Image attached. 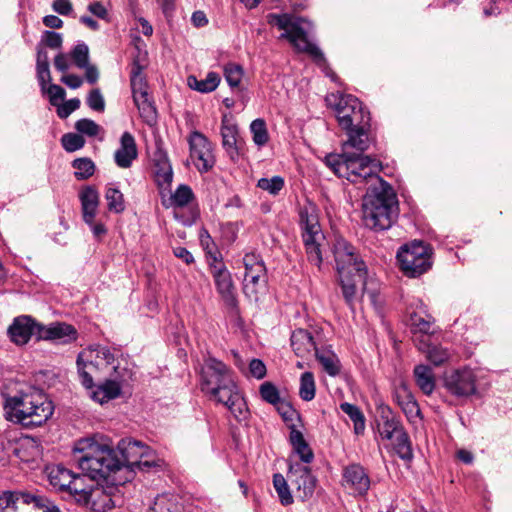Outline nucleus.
I'll return each mask as SVG.
<instances>
[{
	"label": "nucleus",
	"instance_id": "nucleus-31",
	"mask_svg": "<svg viewBox=\"0 0 512 512\" xmlns=\"http://www.w3.org/2000/svg\"><path fill=\"white\" fill-rule=\"evenodd\" d=\"M23 497L26 512L29 509L34 512H61L50 499L39 492H27Z\"/></svg>",
	"mask_w": 512,
	"mask_h": 512
},
{
	"label": "nucleus",
	"instance_id": "nucleus-36",
	"mask_svg": "<svg viewBox=\"0 0 512 512\" xmlns=\"http://www.w3.org/2000/svg\"><path fill=\"white\" fill-rule=\"evenodd\" d=\"M187 83L191 89L201 93H209L218 87L220 83V77L215 72H209L206 78L201 80H198L195 76H189L187 78Z\"/></svg>",
	"mask_w": 512,
	"mask_h": 512
},
{
	"label": "nucleus",
	"instance_id": "nucleus-44",
	"mask_svg": "<svg viewBox=\"0 0 512 512\" xmlns=\"http://www.w3.org/2000/svg\"><path fill=\"white\" fill-rule=\"evenodd\" d=\"M424 346L425 348L419 347V349L426 354L427 359L435 366L442 365L450 357L449 351L441 346L430 344H425Z\"/></svg>",
	"mask_w": 512,
	"mask_h": 512
},
{
	"label": "nucleus",
	"instance_id": "nucleus-56",
	"mask_svg": "<svg viewBox=\"0 0 512 512\" xmlns=\"http://www.w3.org/2000/svg\"><path fill=\"white\" fill-rule=\"evenodd\" d=\"M1 444L8 456L13 455L22 461H28V459L24 455V452H25V443L24 442L7 440V443L5 444L4 440H2Z\"/></svg>",
	"mask_w": 512,
	"mask_h": 512
},
{
	"label": "nucleus",
	"instance_id": "nucleus-4",
	"mask_svg": "<svg viewBox=\"0 0 512 512\" xmlns=\"http://www.w3.org/2000/svg\"><path fill=\"white\" fill-rule=\"evenodd\" d=\"M4 410L7 420L24 427H38L53 415L54 406L44 393L33 389L7 397Z\"/></svg>",
	"mask_w": 512,
	"mask_h": 512
},
{
	"label": "nucleus",
	"instance_id": "nucleus-35",
	"mask_svg": "<svg viewBox=\"0 0 512 512\" xmlns=\"http://www.w3.org/2000/svg\"><path fill=\"white\" fill-rule=\"evenodd\" d=\"M85 352L77 356V370L81 384L86 389L94 388L93 373L97 370V365L93 360H84Z\"/></svg>",
	"mask_w": 512,
	"mask_h": 512
},
{
	"label": "nucleus",
	"instance_id": "nucleus-28",
	"mask_svg": "<svg viewBox=\"0 0 512 512\" xmlns=\"http://www.w3.org/2000/svg\"><path fill=\"white\" fill-rule=\"evenodd\" d=\"M81 202L82 217L85 223L91 222L92 218L97 215V210L100 202L98 191L92 187H85L79 195Z\"/></svg>",
	"mask_w": 512,
	"mask_h": 512
},
{
	"label": "nucleus",
	"instance_id": "nucleus-32",
	"mask_svg": "<svg viewBox=\"0 0 512 512\" xmlns=\"http://www.w3.org/2000/svg\"><path fill=\"white\" fill-rule=\"evenodd\" d=\"M315 357L329 376L335 377L340 373L341 362L336 353L330 348L316 350Z\"/></svg>",
	"mask_w": 512,
	"mask_h": 512
},
{
	"label": "nucleus",
	"instance_id": "nucleus-25",
	"mask_svg": "<svg viewBox=\"0 0 512 512\" xmlns=\"http://www.w3.org/2000/svg\"><path fill=\"white\" fill-rule=\"evenodd\" d=\"M137 146L133 135L124 132L120 138V147L114 153V160L118 167L129 168L137 158Z\"/></svg>",
	"mask_w": 512,
	"mask_h": 512
},
{
	"label": "nucleus",
	"instance_id": "nucleus-8",
	"mask_svg": "<svg viewBox=\"0 0 512 512\" xmlns=\"http://www.w3.org/2000/svg\"><path fill=\"white\" fill-rule=\"evenodd\" d=\"M397 260L401 270L408 277H418L427 272L431 265V250L422 241H413L400 247Z\"/></svg>",
	"mask_w": 512,
	"mask_h": 512
},
{
	"label": "nucleus",
	"instance_id": "nucleus-27",
	"mask_svg": "<svg viewBox=\"0 0 512 512\" xmlns=\"http://www.w3.org/2000/svg\"><path fill=\"white\" fill-rule=\"evenodd\" d=\"M290 344L296 356L301 358L308 357L313 351L316 352L318 350L312 334L302 328L292 332Z\"/></svg>",
	"mask_w": 512,
	"mask_h": 512
},
{
	"label": "nucleus",
	"instance_id": "nucleus-49",
	"mask_svg": "<svg viewBox=\"0 0 512 512\" xmlns=\"http://www.w3.org/2000/svg\"><path fill=\"white\" fill-rule=\"evenodd\" d=\"M257 187L275 196L283 189L284 179L281 176L260 178L257 182Z\"/></svg>",
	"mask_w": 512,
	"mask_h": 512
},
{
	"label": "nucleus",
	"instance_id": "nucleus-58",
	"mask_svg": "<svg viewBox=\"0 0 512 512\" xmlns=\"http://www.w3.org/2000/svg\"><path fill=\"white\" fill-rule=\"evenodd\" d=\"M87 105L96 112H103L105 109V100L101 91L96 88L90 91L87 96Z\"/></svg>",
	"mask_w": 512,
	"mask_h": 512
},
{
	"label": "nucleus",
	"instance_id": "nucleus-6",
	"mask_svg": "<svg viewBox=\"0 0 512 512\" xmlns=\"http://www.w3.org/2000/svg\"><path fill=\"white\" fill-rule=\"evenodd\" d=\"M268 23L283 30L280 38L287 39L298 52L308 54L319 67L328 70L327 60L320 48L308 39L311 23L291 14H269Z\"/></svg>",
	"mask_w": 512,
	"mask_h": 512
},
{
	"label": "nucleus",
	"instance_id": "nucleus-43",
	"mask_svg": "<svg viewBox=\"0 0 512 512\" xmlns=\"http://www.w3.org/2000/svg\"><path fill=\"white\" fill-rule=\"evenodd\" d=\"M394 449L403 460H411L413 458L411 442L404 429L395 435Z\"/></svg>",
	"mask_w": 512,
	"mask_h": 512
},
{
	"label": "nucleus",
	"instance_id": "nucleus-46",
	"mask_svg": "<svg viewBox=\"0 0 512 512\" xmlns=\"http://www.w3.org/2000/svg\"><path fill=\"white\" fill-rule=\"evenodd\" d=\"M410 320L413 333H421L425 335L433 333L434 319L431 316H427L425 318L418 313H414L411 315Z\"/></svg>",
	"mask_w": 512,
	"mask_h": 512
},
{
	"label": "nucleus",
	"instance_id": "nucleus-33",
	"mask_svg": "<svg viewBox=\"0 0 512 512\" xmlns=\"http://www.w3.org/2000/svg\"><path fill=\"white\" fill-rule=\"evenodd\" d=\"M414 378L417 386L425 395H431L435 389V376L428 365H417L414 368Z\"/></svg>",
	"mask_w": 512,
	"mask_h": 512
},
{
	"label": "nucleus",
	"instance_id": "nucleus-57",
	"mask_svg": "<svg viewBox=\"0 0 512 512\" xmlns=\"http://www.w3.org/2000/svg\"><path fill=\"white\" fill-rule=\"evenodd\" d=\"M75 129L81 134H85L89 137H94L99 133L101 128L93 120L83 118L75 123Z\"/></svg>",
	"mask_w": 512,
	"mask_h": 512
},
{
	"label": "nucleus",
	"instance_id": "nucleus-45",
	"mask_svg": "<svg viewBox=\"0 0 512 512\" xmlns=\"http://www.w3.org/2000/svg\"><path fill=\"white\" fill-rule=\"evenodd\" d=\"M316 386L312 372L306 371L300 377L299 395L304 401H311L315 397Z\"/></svg>",
	"mask_w": 512,
	"mask_h": 512
},
{
	"label": "nucleus",
	"instance_id": "nucleus-20",
	"mask_svg": "<svg viewBox=\"0 0 512 512\" xmlns=\"http://www.w3.org/2000/svg\"><path fill=\"white\" fill-rule=\"evenodd\" d=\"M393 398L409 421L420 416L419 405L404 381H400L394 386Z\"/></svg>",
	"mask_w": 512,
	"mask_h": 512
},
{
	"label": "nucleus",
	"instance_id": "nucleus-13",
	"mask_svg": "<svg viewBox=\"0 0 512 512\" xmlns=\"http://www.w3.org/2000/svg\"><path fill=\"white\" fill-rule=\"evenodd\" d=\"M476 374L470 368L458 369L444 378L447 391L456 397H469L477 392Z\"/></svg>",
	"mask_w": 512,
	"mask_h": 512
},
{
	"label": "nucleus",
	"instance_id": "nucleus-21",
	"mask_svg": "<svg viewBox=\"0 0 512 512\" xmlns=\"http://www.w3.org/2000/svg\"><path fill=\"white\" fill-rule=\"evenodd\" d=\"M345 486L358 495H366L370 488V478L365 469L359 464H351L344 469Z\"/></svg>",
	"mask_w": 512,
	"mask_h": 512
},
{
	"label": "nucleus",
	"instance_id": "nucleus-61",
	"mask_svg": "<svg viewBox=\"0 0 512 512\" xmlns=\"http://www.w3.org/2000/svg\"><path fill=\"white\" fill-rule=\"evenodd\" d=\"M42 42L49 48H60L62 45V36L54 31H45L42 35Z\"/></svg>",
	"mask_w": 512,
	"mask_h": 512
},
{
	"label": "nucleus",
	"instance_id": "nucleus-37",
	"mask_svg": "<svg viewBox=\"0 0 512 512\" xmlns=\"http://www.w3.org/2000/svg\"><path fill=\"white\" fill-rule=\"evenodd\" d=\"M105 200L110 212L120 214L125 210V200L122 192L112 185L106 187Z\"/></svg>",
	"mask_w": 512,
	"mask_h": 512
},
{
	"label": "nucleus",
	"instance_id": "nucleus-3",
	"mask_svg": "<svg viewBox=\"0 0 512 512\" xmlns=\"http://www.w3.org/2000/svg\"><path fill=\"white\" fill-rule=\"evenodd\" d=\"M336 270L342 295L346 303L352 307L357 298V286L365 288L367 269L365 263L358 258L355 248L343 237H336L332 244Z\"/></svg>",
	"mask_w": 512,
	"mask_h": 512
},
{
	"label": "nucleus",
	"instance_id": "nucleus-23",
	"mask_svg": "<svg viewBox=\"0 0 512 512\" xmlns=\"http://www.w3.org/2000/svg\"><path fill=\"white\" fill-rule=\"evenodd\" d=\"M118 449L122 455V459H117L121 462V468L126 465L131 468L140 459L148 456L149 448L142 442L133 439H122L118 443Z\"/></svg>",
	"mask_w": 512,
	"mask_h": 512
},
{
	"label": "nucleus",
	"instance_id": "nucleus-14",
	"mask_svg": "<svg viewBox=\"0 0 512 512\" xmlns=\"http://www.w3.org/2000/svg\"><path fill=\"white\" fill-rule=\"evenodd\" d=\"M287 479L295 487L296 497L301 501H306L312 497L316 478L312 475L309 467L300 463H289Z\"/></svg>",
	"mask_w": 512,
	"mask_h": 512
},
{
	"label": "nucleus",
	"instance_id": "nucleus-48",
	"mask_svg": "<svg viewBox=\"0 0 512 512\" xmlns=\"http://www.w3.org/2000/svg\"><path fill=\"white\" fill-rule=\"evenodd\" d=\"M194 195L192 189L187 185H180L171 195V204L175 207H184L189 204Z\"/></svg>",
	"mask_w": 512,
	"mask_h": 512
},
{
	"label": "nucleus",
	"instance_id": "nucleus-2",
	"mask_svg": "<svg viewBox=\"0 0 512 512\" xmlns=\"http://www.w3.org/2000/svg\"><path fill=\"white\" fill-rule=\"evenodd\" d=\"M399 215L398 199L386 181L367 187L362 203V220L365 227L374 231L389 229Z\"/></svg>",
	"mask_w": 512,
	"mask_h": 512
},
{
	"label": "nucleus",
	"instance_id": "nucleus-39",
	"mask_svg": "<svg viewBox=\"0 0 512 512\" xmlns=\"http://www.w3.org/2000/svg\"><path fill=\"white\" fill-rule=\"evenodd\" d=\"M199 238L200 244L206 253L208 264L210 265V263H217L222 261V255L206 229H202L200 231Z\"/></svg>",
	"mask_w": 512,
	"mask_h": 512
},
{
	"label": "nucleus",
	"instance_id": "nucleus-42",
	"mask_svg": "<svg viewBox=\"0 0 512 512\" xmlns=\"http://www.w3.org/2000/svg\"><path fill=\"white\" fill-rule=\"evenodd\" d=\"M135 105L137 106L140 116L143 121L152 126L156 123L157 120V112L153 102L149 97L134 100Z\"/></svg>",
	"mask_w": 512,
	"mask_h": 512
},
{
	"label": "nucleus",
	"instance_id": "nucleus-19",
	"mask_svg": "<svg viewBox=\"0 0 512 512\" xmlns=\"http://www.w3.org/2000/svg\"><path fill=\"white\" fill-rule=\"evenodd\" d=\"M216 289L221 295L225 304L229 307H235L237 300L235 297V288L232 276L222 261L210 263L209 265Z\"/></svg>",
	"mask_w": 512,
	"mask_h": 512
},
{
	"label": "nucleus",
	"instance_id": "nucleus-1",
	"mask_svg": "<svg viewBox=\"0 0 512 512\" xmlns=\"http://www.w3.org/2000/svg\"><path fill=\"white\" fill-rule=\"evenodd\" d=\"M75 450L80 454L77 456L78 466L82 472L87 473V476L82 488L79 489L81 491L76 493L73 499L93 512L111 510L120 500V496L117 495L118 487L103 486L96 480L108 479L112 473L119 471L121 462L117 459L116 452L92 439L80 440Z\"/></svg>",
	"mask_w": 512,
	"mask_h": 512
},
{
	"label": "nucleus",
	"instance_id": "nucleus-5",
	"mask_svg": "<svg viewBox=\"0 0 512 512\" xmlns=\"http://www.w3.org/2000/svg\"><path fill=\"white\" fill-rule=\"evenodd\" d=\"M324 163L335 175L345 178L359 188L372 187L383 179L377 174L380 163L377 159L351 151L341 154H329Z\"/></svg>",
	"mask_w": 512,
	"mask_h": 512
},
{
	"label": "nucleus",
	"instance_id": "nucleus-50",
	"mask_svg": "<svg viewBox=\"0 0 512 512\" xmlns=\"http://www.w3.org/2000/svg\"><path fill=\"white\" fill-rule=\"evenodd\" d=\"M259 393L264 401L274 406L282 400L277 387L271 382L262 383L259 388Z\"/></svg>",
	"mask_w": 512,
	"mask_h": 512
},
{
	"label": "nucleus",
	"instance_id": "nucleus-12",
	"mask_svg": "<svg viewBox=\"0 0 512 512\" xmlns=\"http://www.w3.org/2000/svg\"><path fill=\"white\" fill-rule=\"evenodd\" d=\"M49 483L59 491H67L74 498L86 480L87 473L75 474L63 465L47 467Z\"/></svg>",
	"mask_w": 512,
	"mask_h": 512
},
{
	"label": "nucleus",
	"instance_id": "nucleus-41",
	"mask_svg": "<svg viewBox=\"0 0 512 512\" xmlns=\"http://www.w3.org/2000/svg\"><path fill=\"white\" fill-rule=\"evenodd\" d=\"M250 132L252 134V140L258 147L265 146L269 141V133L267 125L264 119L257 118L250 124Z\"/></svg>",
	"mask_w": 512,
	"mask_h": 512
},
{
	"label": "nucleus",
	"instance_id": "nucleus-18",
	"mask_svg": "<svg viewBox=\"0 0 512 512\" xmlns=\"http://www.w3.org/2000/svg\"><path fill=\"white\" fill-rule=\"evenodd\" d=\"M39 326H41V323L37 322L33 317L21 315L14 318L7 332L14 344L23 346L30 341L32 336H35L38 341Z\"/></svg>",
	"mask_w": 512,
	"mask_h": 512
},
{
	"label": "nucleus",
	"instance_id": "nucleus-29",
	"mask_svg": "<svg viewBox=\"0 0 512 512\" xmlns=\"http://www.w3.org/2000/svg\"><path fill=\"white\" fill-rule=\"evenodd\" d=\"M144 68L145 65L140 63L139 58L133 60L130 72L133 100L149 97L147 82L142 74Z\"/></svg>",
	"mask_w": 512,
	"mask_h": 512
},
{
	"label": "nucleus",
	"instance_id": "nucleus-7",
	"mask_svg": "<svg viewBox=\"0 0 512 512\" xmlns=\"http://www.w3.org/2000/svg\"><path fill=\"white\" fill-rule=\"evenodd\" d=\"M299 225L307 260L320 270L325 236L319 222L318 209L313 203L307 202L300 207Z\"/></svg>",
	"mask_w": 512,
	"mask_h": 512
},
{
	"label": "nucleus",
	"instance_id": "nucleus-52",
	"mask_svg": "<svg viewBox=\"0 0 512 512\" xmlns=\"http://www.w3.org/2000/svg\"><path fill=\"white\" fill-rule=\"evenodd\" d=\"M61 143L67 152H75L85 145V140L80 134L67 133L62 136Z\"/></svg>",
	"mask_w": 512,
	"mask_h": 512
},
{
	"label": "nucleus",
	"instance_id": "nucleus-64",
	"mask_svg": "<svg viewBox=\"0 0 512 512\" xmlns=\"http://www.w3.org/2000/svg\"><path fill=\"white\" fill-rule=\"evenodd\" d=\"M289 429H290L289 441H290V444L292 445V447H295V446L305 447L306 440L303 436V433L296 428L295 424H290Z\"/></svg>",
	"mask_w": 512,
	"mask_h": 512
},
{
	"label": "nucleus",
	"instance_id": "nucleus-54",
	"mask_svg": "<svg viewBox=\"0 0 512 512\" xmlns=\"http://www.w3.org/2000/svg\"><path fill=\"white\" fill-rule=\"evenodd\" d=\"M275 407L288 427L290 424H295L296 419H299L297 411L285 400L282 399Z\"/></svg>",
	"mask_w": 512,
	"mask_h": 512
},
{
	"label": "nucleus",
	"instance_id": "nucleus-16",
	"mask_svg": "<svg viewBox=\"0 0 512 512\" xmlns=\"http://www.w3.org/2000/svg\"><path fill=\"white\" fill-rule=\"evenodd\" d=\"M190 157L200 172L212 168L214 159L208 139L200 132L194 131L189 136Z\"/></svg>",
	"mask_w": 512,
	"mask_h": 512
},
{
	"label": "nucleus",
	"instance_id": "nucleus-9",
	"mask_svg": "<svg viewBox=\"0 0 512 512\" xmlns=\"http://www.w3.org/2000/svg\"><path fill=\"white\" fill-rule=\"evenodd\" d=\"M333 109L338 121L339 126L347 131L356 126H362L363 123L369 124L371 118L370 113L367 111L363 104L353 95L343 94L336 97Z\"/></svg>",
	"mask_w": 512,
	"mask_h": 512
},
{
	"label": "nucleus",
	"instance_id": "nucleus-59",
	"mask_svg": "<svg viewBox=\"0 0 512 512\" xmlns=\"http://www.w3.org/2000/svg\"><path fill=\"white\" fill-rule=\"evenodd\" d=\"M103 392L105 394L101 400L110 401L112 399L117 398L121 393V386L115 380H106L103 384H101Z\"/></svg>",
	"mask_w": 512,
	"mask_h": 512
},
{
	"label": "nucleus",
	"instance_id": "nucleus-17",
	"mask_svg": "<svg viewBox=\"0 0 512 512\" xmlns=\"http://www.w3.org/2000/svg\"><path fill=\"white\" fill-rule=\"evenodd\" d=\"M77 329L66 322H53L49 325L41 323L38 329V341H51L55 344L66 345L76 341Z\"/></svg>",
	"mask_w": 512,
	"mask_h": 512
},
{
	"label": "nucleus",
	"instance_id": "nucleus-55",
	"mask_svg": "<svg viewBox=\"0 0 512 512\" xmlns=\"http://www.w3.org/2000/svg\"><path fill=\"white\" fill-rule=\"evenodd\" d=\"M89 359L95 358L96 360H103L107 365L114 363L115 355L109 347L97 345L89 352Z\"/></svg>",
	"mask_w": 512,
	"mask_h": 512
},
{
	"label": "nucleus",
	"instance_id": "nucleus-24",
	"mask_svg": "<svg viewBox=\"0 0 512 512\" xmlns=\"http://www.w3.org/2000/svg\"><path fill=\"white\" fill-rule=\"evenodd\" d=\"M370 123H363L362 126H356L346 131L347 140L342 144V152L355 149L356 154H363L367 151L372 143V139L368 135Z\"/></svg>",
	"mask_w": 512,
	"mask_h": 512
},
{
	"label": "nucleus",
	"instance_id": "nucleus-15",
	"mask_svg": "<svg viewBox=\"0 0 512 512\" xmlns=\"http://www.w3.org/2000/svg\"><path fill=\"white\" fill-rule=\"evenodd\" d=\"M245 267L244 292L255 295L259 286L266 282V268L261 257L255 253H247L243 257Z\"/></svg>",
	"mask_w": 512,
	"mask_h": 512
},
{
	"label": "nucleus",
	"instance_id": "nucleus-62",
	"mask_svg": "<svg viewBox=\"0 0 512 512\" xmlns=\"http://www.w3.org/2000/svg\"><path fill=\"white\" fill-rule=\"evenodd\" d=\"M249 371L256 379H262L266 375V366L260 359H252L249 364Z\"/></svg>",
	"mask_w": 512,
	"mask_h": 512
},
{
	"label": "nucleus",
	"instance_id": "nucleus-53",
	"mask_svg": "<svg viewBox=\"0 0 512 512\" xmlns=\"http://www.w3.org/2000/svg\"><path fill=\"white\" fill-rule=\"evenodd\" d=\"M71 57L75 65L83 69L89 61V48L85 43H78L71 52Z\"/></svg>",
	"mask_w": 512,
	"mask_h": 512
},
{
	"label": "nucleus",
	"instance_id": "nucleus-22",
	"mask_svg": "<svg viewBox=\"0 0 512 512\" xmlns=\"http://www.w3.org/2000/svg\"><path fill=\"white\" fill-rule=\"evenodd\" d=\"M222 145L230 159L238 161L241 155V141L238 139V127L235 123L229 121L227 116L222 118L221 123Z\"/></svg>",
	"mask_w": 512,
	"mask_h": 512
},
{
	"label": "nucleus",
	"instance_id": "nucleus-34",
	"mask_svg": "<svg viewBox=\"0 0 512 512\" xmlns=\"http://www.w3.org/2000/svg\"><path fill=\"white\" fill-rule=\"evenodd\" d=\"M24 495H27V491L0 492V512H17L18 510H25Z\"/></svg>",
	"mask_w": 512,
	"mask_h": 512
},
{
	"label": "nucleus",
	"instance_id": "nucleus-10",
	"mask_svg": "<svg viewBox=\"0 0 512 512\" xmlns=\"http://www.w3.org/2000/svg\"><path fill=\"white\" fill-rule=\"evenodd\" d=\"M211 399L223 404L239 422L249 416L247 403L240 393L234 379L229 380L217 389L207 393Z\"/></svg>",
	"mask_w": 512,
	"mask_h": 512
},
{
	"label": "nucleus",
	"instance_id": "nucleus-30",
	"mask_svg": "<svg viewBox=\"0 0 512 512\" xmlns=\"http://www.w3.org/2000/svg\"><path fill=\"white\" fill-rule=\"evenodd\" d=\"M403 429L400 421L396 419L389 407L381 409L378 432L382 439L392 440Z\"/></svg>",
	"mask_w": 512,
	"mask_h": 512
},
{
	"label": "nucleus",
	"instance_id": "nucleus-11",
	"mask_svg": "<svg viewBox=\"0 0 512 512\" xmlns=\"http://www.w3.org/2000/svg\"><path fill=\"white\" fill-rule=\"evenodd\" d=\"M233 379L232 371L222 361L208 356L201 367V390L208 393Z\"/></svg>",
	"mask_w": 512,
	"mask_h": 512
},
{
	"label": "nucleus",
	"instance_id": "nucleus-60",
	"mask_svg": "<svg viewBox=\"0 0 512 512\" xmlns=\"http://www.w3.org/2000/svg\"><path fill=\"white\" fill-rule=\"evenodd\" d=\"M80 107V100L78 98H73L66 101L62 106L57 109V115L61 119L67 118L72 112L77 110Z\"/></svg>",
	"mask_w": 512,
	"mask_h": 512
},
{
	"label": "nucleus",
	"instance_id": "nucleus-40",
	"mask_svg": "<svg viewBox=\"0 0 512 512\" xmlns=\"http://www.w3.org/2000/svg\"><path fill=\"white\" fill-rule=\"evenodd\" d=\"M341 410L349 416L354 424V432L360 435L365 430V418L361 410L353 404L344 402L340 405Z\"/></svg>",
	"mask_w": 512,
	"mask_h": 512
},
{
	"label": "nucleus",
	"instance_id": "nucleus-47",
	"mask_svg": "<svg viewBox=\"0 0 512 512\" xmlns=\"http://www.w3.org/2000/svg\"><path fill=\"white\" fill-rule=\"evenodd\" d=\"M75 169L74 175L78 180H85L95 172V164L90 158H78L72 162Z\"/></svg>",
	"mask_w": 512,
	"mask_h": 512
},
{
	"label": "nucleus",
	"instance_id": "nucleus-38",
	"mask_svg": "<svg viewBox=\"0 0 512 512\" xmlns=\"http://www.w3.org/2000/svg\"><path fill=\"white\" fill-rule=\"evenodd\" d=\"M273 487L278 495L279 501L283 506H289L294 502L287 479L280 474L273 475Z\"/></svg>",
	"mask_w": 512,
	"mask_h": 512
},
{
	"label": "nucleus",
	"instance_id": "nucleus-51",
	"mask_svg": "<svg viewBox=\"0 0 512 512\" xmlns=\"http://www.w3.org/2000/svg\"><path fill=\"white\" fill-rule=\"evenodd\" d=\"M224 76L230 87H238L243 77V69L240 65L229 63L224 67Z\"/></svg>",
	"mask_w": 512,
	"mask_h": 512
},
{
	"label": "nucleus",
	"instance_id": "nucleus-26",
	"mask_svg": "<svg viewBox=\"0 0 512 512\" xmlns=\"http://www.w3.org/2000/svg\"><path fill=\"white\" fill-rule=\"evenodd\" d=\"M155 180L159 188L168 189L173 180V170L166 152L158 148L153 154Z\"/></svg>",
	"mask_w": 512,
	"mask_h": 512
},
{
	"label": "nucleus",
	"instance_id": "nucleus-63",
	"mask_svg": "<svg viewBox=\"0 0 512 512\" xmlns=\"http://www.w3.org/2000/svg\"><path fill=\"white\" fill-rule=\"evenodd\" d=\"M47 93L49 95L50 103L54 106L58 104V101L63 100L65 97V90L57 84H50L47 89Z\"/></svg>",
	"mask_w": 512,
	"mask_h": 512
}]
</instances>
